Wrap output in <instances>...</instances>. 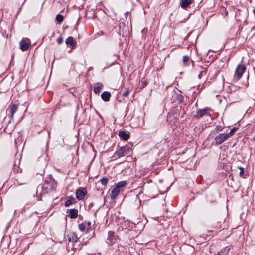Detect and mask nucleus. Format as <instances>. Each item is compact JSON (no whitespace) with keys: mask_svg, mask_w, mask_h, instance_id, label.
<instances>
[{"mask_svg":"<svg viewBox=\"0 0 255 255\" xmlns=\"http://www.w3.org/2000/svg\"><path fill=\"white\" fill-rule=\"evenodd\" d=\"M103 86L102 84H99L97 86L94 88L93 91L95 93L98 94L100 92V90Z\"/></svg>","mask_w":255,"mask_h":255,"instance_id":"obj_17","label":"nucleus"},{"mask_svg":"<svg viewBox=\"0 0 255 255\" xmlns=\"http://www.w3.org/2000/svg\"><path fill=\"white\" fill-rule=\"evenodd\" d=\"M87 224H88V226H90V225H91V223H90V222H88L87 223Z\"/></svg>","mask_w":255,"mask_h":255,"instance_id":"obj_28","label":"nucleus"},{"mask_svg":"<svg viewBox=\"0 0 255 255\" xmlns=\"http://www.w3.org/2000/svg\"><path fill=\"white\" fill-rule=\"evenodd\" d=\"M229 137L227 133H221L217 135L214 139L215 145H219L226 141Z\"/></svg>","mask_w":255,"mask_h":255,"instance_id":"obj_3","label":"nucleus"},{"mask_svg":"<svg viewBox=\"0 0 255 255\" xmlns=\"http://www.w3.org/2000/svg\"><path fill=\"white\" fill-rule=\"evenodd\" d=\"M85 228L86 225L85 223H81L78 225V228L79 230H80L82 232H84L85 231Z\"/></svg>","mask_w":255,"mask_h":255,"instance_id":"obj_20","label":"nucleus"},{"mask_svg":"<svg viewBox=\"0 0 255 255\" xmlns=\"http://www.w3.org/2000/svg\"><path fill=\"white\" fill-rule=\"evenodd\" d=\"M120 191V189L115 185V187L113 189L111 192V198L112 199H114L119 194Z\"/></svg>","mask_w":255,"mask_h":255,"instance_id":"obj_9","label":"nucleus"},{"mask_svg":"<svg viewBox=\"0 0 255 255\" xmlns=\"http://www.w3.org/2000/svg\"><path fill=\"white\" fill-rule=\"evenodd\" d=\"M67 45H70L72 48L76 45V42L74 41L73 38L72 36L68 37L65 41Z\"/></svg>","mask_w":255,"mask_h":255,"instance_id":"obj_11","label":"nucleus"},{"mask_svg":"<svg viewBox=\"0 0 255 255\" xmlns=\"http://www.w3.org/2000/svg\"><path fill=\"white\" fill-rule=\"evenodd\" d=\"M111 93L108 91H104L101 94V98L103 101L108 102L110 100Z\"/></svg>","mask_w":255,"mask_h":255,"instance_id":"obj_10","label":"nucleus"},{"mask_svg":"<svg viewBox=\"0 0 255 255\" xmlns=\"http://www.w3.org/2000/svg\"><path fill=\"white\" fill-rule=\"evenodd\" d=\"M217 129L220 131L222 130V127L221 126H217Z\"/></svg>","mask_w":255,"mask_h":255,"instance_id":"obj_27","label":"nucleus"},{"mask_svg":"<svg viewBox=\"0 0 255 255\" xmlns=\"http://www.w3.org/2000/svg\"><path fill=\"white\" fill-rule=\"evenodd\" d=\"M63 16L61 14H58L56 17V20L59 23H61L63 21Z\"/></svg>","mask_w":255,"mask_h":255,"instance_id":"obj_18","label":"nucleus"},{"mask_svg":"<svg viewBox=\"0 0 255 255\" xmlns=\"http://www.w3.org/2000/svg\"><path fill=\"white\" fill-rule=\"evenodd\" d=\"M179 102H182V99H180V100H179Z\"/></svg>","mask_w":255,"mask_h":255,"instance_id":"obj_30","label":"nucleus"},{"mask_svg":"<svg viewBox=\"0 0 255 255\" xmlns=\"http://www.w3.org/2000/svg\"><path fill=\"white\" fill-rule=\"evenodd\" d=\"M18 109V105L16 104H11L9 106V109L8 110V116L11 118L13 119L14 114L16 112Z\"/></svg>","mask_w":255,"mask_h":255,"instance_id":"obj_6","label":"nucleus"},{"mask_svg":"<svg viewBox=\"0 0 255 255\" xmlns=\"http://www.w3.org/2000/svg\"><path fill=\"white\" fill-rule=\"evenodd\" d=\"M240 175L241 176H242L244 174V168L242 167H240Z\"/></svg>","mask_w":255,"mask_h":255,"instance_id":"obj_25","label":"nucleus"},{"mask_svg":"<svg viewBox=\"0 0 255 255\" xmlns=\"http://www.w3.org/2000/svg\"><path fill=\"white\" fill-rule=\"evenodd\" d=\"M218 255H221L220 254H219V253H218Z\"/></svg>","mask_w":255,"mask_h":255,"instance_id":"obj_31","label":"nucleus"},{"mask_svg":"<svg viewBox=\"0 0 255 255\" xmlns=\"http://www.w3.org/2000/svg\"><path fill=\"white\" fill-rule=\"evenodd\" d=\"M87 190L84 188L79 187L76 192V197L77 199L81 200L84 199Z\"/></svg>","mask_w":255,"mask_h":255,"instance_id":"obj_5","label":"nucleus"},{"mask_svg":"<svg viewBox=\"0 0 255 255\" xmlns=\"http://www.w3.org/2000/svg\"><path fill=\"white\" fill-rule=\"evenodd\" d=\"M127 183L128 182L127 181H122L117 183L116 186L121 190V188L125 187L127 184Z\"/></svg>","mask_w":255,"mask_h":255,"instance_id":"obj_15","label":"nucleus"},{"mask_svg":"<svg viewBox=\"0 0 255 255\" xmlns=\"http://www.w3.org/2000/svg\"><path fill=\"white\" fill-rule=\"evenodd\" d=\"M74 199L73 197H69L65 203V206L66 207L69 206L74 201Z\"/></svg>","mask_w":255,"mask_h":255,"instance_id":"obj_16","label":"nucleus"},{"mask_svg":"<svg viewBox=\"0 0 255 255\" xmlns=\"http://www.w3.org/2000/svg\"><path fill=\"white\" fill-rule=\"evenodd\" d=\"M207 110L208 109L207 108L199 109L197 111L196 114L194 117L197 118H201L207 114Z\"/></svg>","mask_w":255,"mask_h":255,"instance_id":"obj_8","label":"nucleus"},{"mask_svg":"<svg viewBox=\"0 0 255 255\" xmlns=\"http://www.w3.org/2000/svg\"><path fill=\"white\" fill-rule=\"evenodd\" d=\"M30 45V42L28 41V40L27 41L25 39H22L20 42V49L22 51H27L29 48Z\"/></svg>","mask_w":255,"mask_h":255,"instance_id":"obj_7","label":"nucleus"},{"mask_svg":"<svg viewBox=\"0 0 255 255\" xmlns=\"http://www.w3.org/2000/svg\"><path fill=\"white\" fill-rule=\"evenodd\" d=\"M69 216L71 219H75L78 217V210L75 209H70L69 211Z\"/></svg>","mask_w":255,"mask_h":255,"instance_id":"obj_13","label":"nucleus"},{"mask_svg":"<svg viewBox=\"0 0 255 255\" xmlns=\"http://www.w3.org/2000/svg\"><path fill=\"white\" fill-rule=\"evenodd\" d=\"M203 73H204V71H202V72H200V73L199 74V75H198V77H199V78H201V76H202V75L203 74Z\"/></svg>","mask_w":255,"mask_h":255,"instance_id":"obj_26","label":"nucleus"},{"mask_svg":"<svg viewBox=\"0 0 255 255\" xmlns=\"http://www.w3.org/2000/svg\"><path fill=\"white\" fill-rule=\"evenodd\" d=\"M116 241L117 237L115 235V232L112 231H109L107 238V244L112 246L116 243Z\"/></svg>","mask_w":255,"mask_h":255,"instance_id":"obj_4","label":"nucleus"},{"mask_svg":"<svg viewBox=\"0 0 255 255\" xmlns=\"http://www.w3.org/2000/svg\"><path fill=\"white\" fill-rule=\"evenodd\" d=\"M129 94V92H128V89H127V90H125L123 93H122V95L123 96H125V97H127L128 96Z\"/></svg>","mask_w":255,"mask_h":255,"instance_id":"obj_23","label":"nucleus"},{"mask_svg":"<svg viewBox=\"0 0 255 255\" xmlns=\"http://www.w3.org/2000/svg\"><path fill=\"white\" fill-rule=\"evenodd\" d=\"M131 147L132 145L129 144L121 147L114 153L113 157L116 159L128 154L131 150Z\"/></svg>","mask_w":255,"mask_h":255,"instance_id":"obj_1","label":"nucleus"},{"mask_svg":"<svg viewBox=\"0 0 255 255\" xmlns=\"http://www.w3.org/2000/svg\"><path fill=\"white\" fill-rule=\"evenodd\" d=\"M128 11H127V12L125 13V14H128Z\"/></svg>","mask_w":255,"mask_h":255,"instance_id":"obj_29","label":"nucleus"},{"mask_svg":"<svg viewBox=\"0 0 255 255\" xmlns=\"http://www.w3.org/2000/svg\"><path fill=\"white\" fill-rule=\"evenodd\" d=\"M108 182V179L106 177H103L101 179V183L103 185H106Z\"/></svg>","mask_w":255,"mask_h":255,"instance_id":"obj_21","label":"nucleus"},{"mask_svg":"<svg viewBox=\"0 0 255 255\" xmlns=\"http://www.w3.org/2000/svg\"><path fill=\"white\" fill-rule=\"evenodd\" d=\"M118 135L121 138L125 141L128 140L129 138V135L125 131H119Z\"/></svg>","mask_w":255,"mask_h":255,"instance_id":"obj_12","label":"nucleus"},{"mask_svg":"<svg viewBox=\"0 0 255 255\" xmlns=\"http://www.w3.org/2000/svg\"><path fill=\"white\" fill-rule=\"evenodd\" d=\"M63 41V39L62 37H60L57 39V42L59 44H61Z\"/></svg>","mask_w":255,"mask_h":255,"instance_id":"obj_24","label":"nucleus"},{"mask_svg":"<svg viewBox=\"0 0 255 255\" xmlns=\"http://www.w3.org/2000/svg\"><path fill=\"white\" fill-rule=\"evenodd\" d=\"M238 128L236 127H234L230 131L227 133L229 137L233 135V134L237 130Z\"/></svg>","mask_w":255,"mask_h":255,"instance_id":"obj_19","label":"nucleus"},{"mask_svg":"<svg viewBox=\"0 0 255 255\" xmlns=\"http://www.w3.org/2000/svg\"><path fill=\"white\" fill-rule=\"evenodd\" d=\"M189 60V57L187 55H185L183 57V63L186 64V62Z\"/></svg>","mask_w":255,"mask_h":255,"instance_id":"obj_22","label":"nucleus"},{"mask_svg":"<svg viewBox=\"0 0 255 255\" xmlns=\"http://www.w3.org/2000/svg\"><path fill=\"white\" fill-rule=\"evenodd\" d=\"M190 3V0H181L180 5L182 8H185L188 7Z\"/></svg>","mask_w":255,"mask_h":255,"instance_id":"obj_14","label":"nucleus"},{"mask_svg":"<svg viewBox=\"0 0 255 255\" xmlns=\"http://www.w3.org/2000/svg\"><path fill=\"white\" fill-rule=\"evenodd\" d=\"M246 69V67L244 65H239L236 68V72L234 75L233 81L237 82L239 80L245 72Z\"/></svg>","mask_w":255,"mask_h":255,"instance_id":"obj_2","label":"nucleus"}]
</instances>
